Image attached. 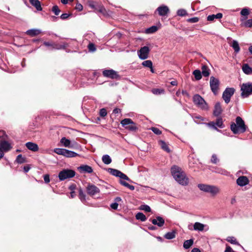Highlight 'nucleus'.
I'll return each mask as SVG.
<instances>
[{
	"label": "nucleus",
	"mask_w": 252,
	"mask_h": 252,
	"mask_svg": "<svg viewBox=\"0 0 252 252\" xmlns=\"http://www.w3.org/2000/svg\"><path fill=\"white\" fill-rule=\"evenodd\" d=\"M172 175L174 179L180 185L186 186L189 183V179L187 177L186 173L182 169L177 166H174L171 168Z\"/></svg>",
	"instance_id": "nucleus-1"
},
{
	"label": "nucleus",
	"mask_w": 252,
	"mask_h": 252,
	"mask_svg": "<svg viewBox=\"0 0 252 252\" xmlns=\"http://www.w3.org/2000/svg\"><path fill=\"white\" fill-rule=\"evenodd\" d=\"M230 129L234 134L239 132L243 133L246 130V126L243 119L238 116L236 118V124L232 123L231 124Z\"/></svg>",
	"instance_id": "nucleus-2"
},
{
	"label": "nucleus",
	"mask_w": 252,
	"mask_h": 252,
	"mask_svg": "<svg viewBox=\"0 0 252 252\" xmlns=\"http://www.w3.org/2000/svg\"><path fill=\"white\" fill-rule=\"evenodd\" d=\"M5 136L3 131H0V159L4 156V153L11 150L12 147L11 144L4 139Z\"/></svg>",
	"instance_id": "nucleus-3"
},
{
	"label": "nucleus",
	"mask_w": 252,
	"mask_h": 252,
	"mask_svg": "<svg viewBox=\"0 0 252 252\" xmlns=\"http://www.w3.org/2000/svg\"><path fill=\"white\" fill-rule=\"evenodd\" d=\"M198 187L201 190L209 193L212 196H215L220 192V188L216 186L200 184Z\"/></svg>",
	"instance_id": "nucleus-4"
},
{
	"label": "nucleus",
	"mask_w": 252,
	"mask_h": 252,
	"mask_svg": "<svg viewBox=\"0 0 252 252\" xmlns=\"http://www.w3.org/2000/svg\"><path fill=\"white\" fill-rule=\"evenodd\" d=\"M241 95L243 98H246L252 94V83H243L241 86Z\"/></svg>",
	"instance_id": "nucleus-5"
},
{
	"label": "nucleus",
	"mask_w": 252,
	"mask_h": 252,
	"mask_svg": "<svg viewBox=\"0 0 252 252\" xmlns=\"http://www.w3.org/2000/svg\"><path fill=\"white\" fill-rule=\"evenodd\" d=\"M193 102L195 105L202 110H207L208 106L205 100L200 95L196 94L193 96Z\"/></svg>",
	"instance_id": "nucleus-6"
},
{
	"label": "nucleus",
	"mask_w": 252,
	"mask_h": 252,
	"mask_svg": "<svg viewBox=\"0 0 252 252\" xmlns=\"http://www.w3.org/2000/svg\"><path fill=\"white\" fill-rule=\"evenodd\" d=\"M54 152L59 155L63 156L66 158H74L78 156V154L73 151L63 148H55Z\"/></svg>",
	"instance_id": "nucleus-7"
},
{
	"label": "nucleus",
	"mask_w": 252,
	"mask_h": 252,
	"mask_svg": "<svg viewBox=\"0 0 252 252\" xmlns=\"http://www.w3.org/2000/svg\"><path fill=\"white\" fill-rule=\"evenodd\" d=\"M75 175V172L71 169H63L59 173L58 177L61 181L72 178Z\"/></svg>",
	"instance_id": "nucleus-8"
},
{
	"label": "nucleus",
	"mask_w": 252,
	"mask_h": 252,
	"mask_svg": "<svg viewBox=\"0 0 252 252\" xmlns=\"http://www.w3.org/2000/svg\"><path fill=\"white\" fill-rule=\"evenodd\" d=\"M121 124L123 126L128 130L134 131L137 129L136 124L129 118H126L122 120Z\"/></svg>",
	"instance_id": "nucleus-9"
},
{
	"label": "nucleus",
	"mask_w": 252,
	"mask_h": 252,
	"mask_svg": "<svg viewBox=\"0 0 252 252\" xmlns=\"http://www.w3.org/2000/svg\"><path fill=\"white\" fill-rule=\"evenodd\" d=\"M235 92V89L233 88H227L222 94V98L225 102L227 104L230 102L231 96Z\"/></svg>",
	"instance_id": "nucleus-10"
},
{
	"label": "nucleus",
	"mask_w": 252,
	"mask_h": 252,
	"mask_svg": "<svg viewBox=\"0 0 252 252\" xmlns=\"http://www.w3.org/2000/svg\"><path fill=\"white\" fill-rule=\"evenodd\" d=\"M220 81L218 79L211 76L210 80V86L211 91L214 94L216 95L218 94Z\"/></svg>",
	"instance_id": "nucleus-11"
},
{
	"label": "nucleus",
	"mask_w": 252,
	"mask_h": 252,
	"mask_svg": "<svg viewBox=\"0 0 252 252\" xmlns=\"http://www.w3.org/2000/svg\"><path fill=\"white\" fill-rule=\"evenodd\" d=\"M108 171L111 175L119 177L121 179L130 181L129 178L126 175L117 169L109 168L108 169Z\"/></svg>",
	"instance_id": "nucleus-12"
},
{
	"label": "nucleus",
	"mask_w": 252,
	"mask_h": 252,
	"mask_svg": "<svg viewBox=\"0 0 252 252\" xmlns=\"http://www.w3.org/2000/svg\"><path fill=\"white\" fill-rule=\"evenodd\" d=\"M150 51V50L148 46H145L141 47L140 50L137 51L138 57L141 60H145L147 59L149 57Z\"/></svg>",
	"instance_id": "nucleus-13"
},
{
	"label": "nucleus",
	"mask_w": 252,
	"mask_h": 252,
	"mask_svg": "<svg viewBox=\"0 0 252 252\" xmlns=\"http://www.w3.org/2000/svg\"><path fill=\"white\" fill-rule=\"evenodd\" d=\"M60 142L63 146L68 148H74L78 146V144L75 141L71 142L64 137L61 138Z\"/></svg>",
	"instance_id": "nucleus-14"
},
{
	"label": "nucleus",
	"mask_w": 252,
	"mask_h": 252,
	"mask_svg": "<svg viewBox=\"0 0 252 252\" xmlns=\"http://www.w3.org/2000/svg\"><path fill=\"white\" fill-rule=\"evenodd\" d=\"M102 74L104 77L111 79H117L120 78V76L118 73L113 69L104 70L102 72Z\"/></svg>",
	"instance_id": "nucleus-15"
},
{
	"label": "nucleus",
	"mask_w": 252,
	"mask_h": 252,
	"mask_svg": "<svg viewBox=\"0 0 252 252\" xmlns=\"http://www.w3.org/2000/svg\"><path fill=\"white\" fill-rule=\"evenodd\" d=\"M88 194L93 196L99 192V189L94 185L89 184L87 188Z\"/></svg>",
	"instance_id": "nucleus-16"
},
{
	"label": "nucleus",
	"mask_w": 252,
	"mask_h": 252,
	"mask_svg": "<svg viewBox=\"0 0 252 252\" xmlns=\"http://www.w3.org/2000/svg\"><path fill=\"white\" fill-rule=\"evenodd\" d=\"M231 40V37H228L227 38V40L228 43L229 44L230 46L234 49V50L236 53H238V52H239V51L240 50V48L239 45L238 41L235 40H232V43H230L229 42V41H230Z\"/></svg>",
	"instance_id": "nucleus-17"
},
{
	"label": "nucleus",
	"mask_w": 252,
	"mask_h": 252,
	"mask_svg": "<svg viewBox=\"0 0 252 252\" xmlns=\"http://www.w3.org/2000/svg\"><path fill=\"white\" fill-rule=\"evenodd\" d=\"M68 46V44L66 42H63L61 44H58L55 42L52 43L51 48H50V50L56 49V50H61V49H64L67 47Z\"/></svg>",
	"instance_id": "nucleus-18"
},
{
	"label": "nucleus",
	"mask_w": 252,
	"mask_h": 252,
	"mask_svg": "<svg viewBox=\"0 0 252 252\" xmlns=\"http://www.w3.org/2000/svg\"><path fill=\"white\" fill-rule=\"evenodd\" d=\"M157 11H158V14L160 16H166L169 12L168 7L166 5H161L159 6Z\"/></svg>",
	"instance_id": "nucleus-19"
},
{
	"label": "nucleus",
	"mask_w": 252,
	"mask_h": 252,
	"mask_svg": "<svg viewBox=\"0 0 252 252\" xmlns=\"http://www.w3.org/2000/svg\"><path fill=\"white\" fill-rule=\"evenodd\" d=\"M152 222L154 225H157L159 227H161L164 225L165 221L162 217L158 216L156 219L152 220Z\"/></svg>",
	"instance_id": "nucleus-20"
},
{
	"label": "nucleus",
	"mask_w": 252,
	"mask_h": 252,
	"mask_svg": "<svg viewBox=\"0 0 252 252\" xmlns=\"http://www.w3.org/2000/svg\"><path fill=\"white\" fill-rule=\"evenodd\" d=\"M78 169L80 170V172L82 173H91L93 171L92 167L88 165H81L80 167H78Z\"/></svg>",
	"instance_id": "nucleus-21"
},
{
	"label": "nucleus",
	"mask_w": 252,
	"mask_h": 252,
	"mask_svg": "<svg viewBox=\"0 0 252 252\" xmlns=\"http://www.w3.org/2000/svg\"><path fill=\"white\" fill-rule=\"evenodd\" d=\"M236 182L239 186L243 187L247 185L249 183V181L246 177L241 176L237 179Z\"/></svg>",
	"instance_id": "nucleus-22"
},
{
	"label": "nucleus",
	"mask_w": 252,
	"mask_h": 252,
	"mask_svg": "<svg viewBox=\"0 0 252 252\" xmlns=\"http://www.w3.org/2000/svg\"><path fill=\"white\" fill-rule=\"evenodd\" d=\"M26 146L29 150L32 152H37L39 149L37 144L31 142L26 143Z\"/></svg>",
	"instance_id": "nucleus-23"
},
{
	"label": "nucleus",
	"mask_w": 252,
	"mask_h": 252,
	"mask_svg": "<svg viewBox=\"0 0 252 252\" xmlns=\"http://www.w3.org/2000/svg\"><path fill=\"white\" fill-rule=\"evenodd\" d=\"M222 109L221 107V105L220 102H217L216 103L215 107H214V110L213 111V114L214 116L216 117H218L220 116L221 112H222Z\"/></svg>",
	"instance_id": "nucleus-24"
},
{
	"label": "nucleus",
	"mask_w": 252,
	"mask_h": 252,
	"mask_svg": "<svg viewBox=\"0 0 252 252\" xmlns=\"http://www.w3.org/2000/svg\"><path fill=\"white\" fill-rule=\"evenodd\" d=\"M41 32V31L39 29H32L28 30L26 34L32 36H34L39 34Z\"/></svg>",
	"instance_id": "nucleus-25"
},
{
	"label": "nucleus",
	"mask_w": 252,
	"mask_h": 252,
	"mask_svg": "<svg viewBox=\"0 0 252 252\" xmlns=\"http://www.w3.org/2000/svg\"><path fill=\"white\" fill-rule=\"evenodd\" d=\"M242 69L244 73L247 75H252V68L248 63L242 65Z\"/></svg>",
	"instance_id": "nucleus-26"
},
{
	"label": "nucleus",
	"mask_w": 252,
	"mask_h": 252,
	"mask_svg": "<svg viewBox=\"0 0 252 252\" xmlns=\"http://www.w3.org/2000/svg\"><path fill=\"white\" fill-rule=\"evenodd\" d=\"M201 74L204 77H208L210 74V70L206 65H203L201 67Z\"/></svg>",
	"instance_id": "nucleus-27"
},
{
	"label": "nucleus",
	"mask_w": 252,
	"mask_h": 252,
	"mask_svg": "<svg viewBox=\"0 0 252 252\" xmlns=\"http://www.w3.org/2000/svg\"><path fill=\"white\" fill-rule=\"evenodd\" d=\"M204 226V224L200 222H196L193 225V229L196 231H202L203 230Z\"/></svg>",
	"instance_id": "nucleus-28"
},
{
	"label": "nucleus",
	"mask_w": 252,
	"mask_h": 252,
	"mask_svg": "<svg viewBox=\"0 0 252 252\" xmlns=\"http://www.w3.org/2000/svg\"><path fill=\"white\" fill-rule=\"evenodd\" d=\"M222 17V14L220 13H217L216 15L213 14L211 15H209L207 17V20L209 21H212L214 20L215 18L216 19H220Z\"/></svg>",
	"instance_id": "nucleus-29"
},
{
	"label": "nucleus",
	"mask_w": 252,
	"mask_h": 252,
	"mask_svg": "<svg viewBox=\"0 0 252 252\" xmlns=\"http://www.w3.org/2000/svg\"><path fill=\"white\" fill-rule=\"evenodd\" d=\"M32 5L34 6L37 10L41 11L42 7L41 6L40 2L38 0H34L33 1L30 2Z\"/></svg>",
	"instance_id": "nucleus-30"
},
{
	"label": "nucleus",
	"mask_w": 252,
	"mask_h": 252,
	"mask_svg": "<svg viewBox=\"0 0 252 252\" xmlns=\"http://www.w3.org/2000/svg\"><path fill=\"white\" fill-rule=\"evenodd\" d=\"M193 240L192 239L186 240L183 244V247L185 249H188L193 245Z\"/></svg>",
	"instance_id": "nucleus-31"
},
{
	"label": "nucleus",
	"mask_w": 252,
	"mask_h": 252,
	"mask_svg": "<svg viewBox=\"0 0 252 252\" xmlns=\"http://www.w3.org/2000/svg\"><path fill=\"white\" fill-rule=\"evenodd\" d=\"M160 146H161V148L166 151L167 153H169L170 152V149L169 148L167 144L163 141L160 140L159 141Z\"/></svg>",
	"instance_id": "nucleus-32"
},
{
	"label": "nucleus",
	"mask_w": 252,
	"mask_h": 252,
	"mask_svg": "<svg viewBox=\"0 0 252 252\" xmlns=\"http://www.w3.org/2000/svg\"><path fill=\"white\" fill-rule=\"evenodd\" d=\"M102 160L103 162L106 164H109L112 162V159L108 155L103 156Z\"/></svg>",
	"instance_id": "nucleus-33"
},
{
	"label": "nucleus",
	"mask_w": 252,
	"mask_h": 252,
	"mask_svg": "<svg viewBox=\"0 0 252 252\" xmlns=\"http://www.w3.org/2000/svg\"><path fill=\"white\" fill-rule=\"evenodd\" d=\"M192 74L194 76V77L196 80H199L202 78V74L200 70L198 69H196L194 70L192 72Z\"/></svg>",
	"instance_id": "nucleus-34"
},
{
	"label": "nucleus",
	"mask_w": 252,
	"mask_h": 252,
	"mask_svg": "<svg viewBox=\"0 0 252 252\" xmlns=\"http://www.w3.org/2000/svg\"><path fill=\"white\" fill-rule=\"evenodd\" d=\"M135 218L138 220H140L142 221H145L147 220V218L145 215L142 213L139 212L136 216Z\"/></svg>",
	"instance_id": "nucleus-35"
},
{
	"label": "nucleus",
	"mask_w": 252,
	"mask_h": 252,
	"mask_svg": "<svg viewBox=\"0 0 252 252\" xmlns=\"http://www.w3.org/2000/svg\"><path fill=\"white\" fill-rule=\"evenodd\" d=\"M175 237V232L174 231L168 232L164 235V238L166 239L170 240Z\"/></svg>",
	"instance_id": "nucleus-36"
},
{
	"label": "nucleus",
	"mask_w": 252,
	"mask_h": 252,
	"mask_svg": "<svg viewBox=\"0 0 252 252\" xmlns=\"http://www.w3.org/2000/svg\"><path fill=\"white\" fill-rule=\"evenodd\" d=\"M16 162L18 163L21 164L26 162V158L23 157L22 155H19L16 159Z\"/></svg>",
	"instance_id": "nucleus-37"
},
{
	"label": "nucleus",
	"mask_w": 252,
	"mask_h": 252,
	"mask_svg": "<svg viewBox=\"0 0 252 252\" xmlns=\"http://www.w3.org/2000/svg\"><path fill=\"white\" fill-rule=\"evenodd\" d=\"M215 123L216 126L219 127V128H222L224 127L222 119L221 118H218L217 119L216 122Z\"/></svg>",
	"instance_id": "nucleus-38"
},
{
	"label": "nucleus",
	"mask_w": 252,
	"mask_h": 252,
	"mask_svg": "<svg viewBox=\"0 0 252 252\" xmlns=\"http://www.w3.org/2000/svg\"><path fill=\"white\" fill-rule=\"evenodd\" d=\"M226 240L231 244L240 245L239 243L237 241L236 239L234 237H228L226 239Z\"/></svg>",
	"instance_id": "nucleus-39"
},
{
	"label": "nucleus",
	"mask_w": 252,
	"mask_h": 252,
	"mask_svg": "<svg viewBox=\"0 0 252 252\" xmlns=\"http://www.w3.org/2000/svg\"><path fill=\"white\" fill-rule=\"evenodd\" d=\"M193 120L196 123L200 124L202 121L204 120V119L202 117L197 115L193 117Z\"/></svg>",
	"instance_id": "nucleus-40"
},
{
	"label": "nucleus",
	"mask_w": 252,
	"mask_h": 252,
	"mask_svg": "<svg viewBox=\"0 0 252 252\" xmlns=\"http://www.w3.org/2000/svg\"><path fill=\"white\" fill-rule=\"evenodd\" d=\"M152 93L156 95L161 94L164 93V91L163 89H154L152 91Z\"/></svg>",
	"instance_id": "nucleus-41"
},
{
	"label": "nucleus",
	"mask_w": 252,
	"mask_h": 252,
	"mask_svg": "<svg viewBox=\"0 0 252 252\" xmlns=\"http://www.w3.org/2000/svg\"><path fill=\"white\" fill-rule=\"evenodd\" d=\"M142 64L145 67L151 68V67H152V65H153V63H152V61L150 60H146V61H144L142 63Z\"/></svg>",
	"instance_id": "nucleus-42"
},
{
	"label": "nucleus",
	"mask_w": 252,
	"mask_h": 252,
	"mask_svg": "<svg viewBox=\"0 0 252 252\" xmlns=\"http://www.w3.org/2000/svg\"><path fill=\"white\" fill-rule=\"evenodd\" d=\"M158 30L157 26H153L146 30V32L148 33H152L156 32Z\"/></svg>",
	"instance_id": "nucleus-43"
},
{
	"label": "nucleus",
	"mask_w": 252,
	"mask_h": 252,
	"mask_svg": "<svg viewBox=\"0 0 252 252\" xmlns=\"http://www.w3.org/2000/svg\"><path fill=\"white\" fill-rule=\"evenodd\" d=\"M205 124L206 126H209V127H210L211 128H213V129L217 130L218 131H220V130L218 129V128L216 126L215 123L214 122H209V123H205Z\"/></svg>",
	"instance_id": "nucleus-44"
},
{
	"label": "nucleus",
	"mask_w": 252,
	"mask_h": 252,
	"mask_svg": "<svg viewBox=\"0 0 252 252\" xmlns=\"http://www.w3.org/2000/svg\"><path fill=\"white\" fill-rule=\"evenodd\" d=\"M140 209L146 212H150L151 211V208L147 205H142L140 207Z\"/></svg>",
	"instance_id": "nucleus-45"
},
{
	"label": "nucleus",
	"mask_w": 252,
	"mask_h": 252,
	"mask_svg": "<svg viewBox=\"0 0 252 252\" xmlns=\"http://www.w3.org/2000/svg\"><path fill=\"white\" fill-rule=\"evenodd\" d=\"M177 14L178 16H184L187 15V12L186 10L184 9H180L178 10Z\"/></svg>",
	"instance_id": "nucleus-46"
},
{
	"label": "nucleus",
	"mask_w": 252,
	"mask_h": 252,
	"mask_svg": "<svg viewBox=\"0 0 252 252\" xmlns=\"http://www.w3.org/2000/svg\"><path fill=\"white\" fill-rule=\"evenodd\" d=\"M79 198L81 200L82 202H84L86 199V195L84 193L83 190L82 189H80L79 192Z\"/></svg>",
	"instance_id": "nucleus-47"
},
{
	"label": "nucleus",
	"mask_w": 252,
	"mask_h": 252,
	"mask_svg": "<svg viewBox=\"0 0 252 252\" xmlns=\"http://www.w3.org/2000/svg\"><path fill=\"white\" fill-rule=\"evenodd\" d=\"M52 11L56 15H58L60 12V10L57 5H54L52 8Z\"/></svg>",
	"instance_id": "nucleus-48"
},
{
	"label": "nucleus",
	"mask_w": 252,
	"mask_h": 252,
	"mask_svg": "<svg viewBox=\"0 0 252 252\" xmlns=\"http://www.w3.org/2000/svg\"><path fill=\"white\" fill-rule=\"evenodd\" d=\"M88 48L89 51L91 52H94L96 50L95 46L93 43H90L88 46Z\"/></svg>",
	"instance_id": "nucleus-49"
},
{
	"label": "nucleus",
	"mask_w": 252,
	"mask_h": 252,
	"mask_svg": "<svg viewBox=\"0 0 252 252\" xmlns=\"http://www.w3.org/2000/svg\"><path fill=\"white\" fill-rule=\"evenodd\" d=\"M250 14L249 9L247 8H243L241 11V14L242 16H248Z\"/></svg>",
	"instance_id": "nucleus-50"
},
{
	"label": "nucleus",
	"mask_w": 252,
	"mask_h": 252,
	"mask_svg": "<svg viewBox=\"0 0 252 252\" xmlns=\"http://www.w3.org/2000/svg\"><path fill=\"white\" fill-rule=\"evenodd\" d=\"M151 129L152 130V131L157 135H159L161 133V131L158 128L152 127H151Z\"/></svg>",
	"instance_id": "nucleus-51"
},
{
	"label": "nucleus",
	"mask_w": 252,
	"mask_h": 252,
	"mask_svg": "<svg viewBox=\"0 0 252 252\" xmlns=\"http://www.w3.org/2000/svg\"><path fill=\"white\" fill-rule=\"evenodd\" d=\"M107 114L106 110L105 108H102L100 110L99 115L101 117H104Z\"/></svg>",
	"instance_id": "nucleus-52"
},
{
	"label": "nucleus",
	"mask_w": 252,
	"mask_h": 252,
	"mask_svg": "<svg viewBox=\"0 0 252 252\" xmlns=\"http://www.w3.org/2000/svg\"><path fill=\"white\" fill-rule=\"evenodd\" d=\"M244 26L246 27H252V19L248 20L244 23Z\"/></svg>",
	"instance_id": "nucleus-53"
},
{
	"label": "nucleus",
	"mask_w": 252,
	"mask_h": 252,
	"mask_svg": "<svg viewBox=\"0 0 252 252\" xmlns=\"http://www.w3.org/2000/svg\"><path fill=\"white\" fill-rule=\"evenodd\" d=\"M199 18L198 17H193L189 18L188 20V21L190 23H194L198 22Z\"/></svg>",
	"instance_id": "nucleus-54"
},
{
	"label": "nucleus",
	"mask_w": 252,
	"mask_h": 252,
	"mask_svg": "<svg viewBox=\"0 0 252 252\" xmlns=\"http://www.w3.org/2000/svg\"><path fill=\"white\" fill-rule=\"evenodd\" d=\"M218 161V158L215 155H213L212 156L211 161L212 163H216Z\"/></svg>",
	"instance_id": "nucleus-55"
},
{
	"label": "nucleus",
	"mask_w": 252,
	"mask_h": 252,
	"mask_svg": "<svg viewBox=\"0 0 252 252\" xmlns=\"http://www.w3.org/2000/svg\"><path fill=\"white\" fill-rule=\"evenodd\" d=\"M69 16L70 14H68L67 13H63L61 15L60 18L63 20H65L67 19Z\"/></svg>",
	"instance_id": "nucleus-56"
},
{
	"label": "nucleus",
	"mask_w": 252,
	"mask_h": 252,
	"mask_svg": "<svg viewBox=\"0 0 252 252\" xmlns=\"http://www.w3.org/2000/svg\"><path fill=\"white\" fill-rule=\"evenodd\" d=\"M75 9L80 11L83 9V6L80 3H77L75 6Z\"/></svg>",
	"instance_id": "nucleus-57"
},
{
	"label": "nucleus",
	"mask_w": 252,
	"mask_h": 252,
	"mask_svg": "<svg viewBox=\"0 0 252 252\" xmlns=\"http://www.w3.org/2000/svg\"><path fill=\"white\" fill-rule=\"evenodd\" d=\"M44 180L45 183H48L50 182V177L48 174L44 176Z\"/></svg>",
	"instance_id": "nucleus-58"
},
{
	"label": "nucleus",
	"mask_w": 252,
	"mask_h": 252,
	"mask_svg": "<svg viewBox=\"0 0 252 252\" xmlns=\"http://www.w3.org/2000/svg\"><path fill=\"white\" fill-rule=\"evenodd\" d=\"M111 208L114 210H116L118 208V204L117 202L113 203L110 205Z\"/></svg>",
	"instance_id": "nucleus-59"
},
{
	"label": "nucleus",
	"mask_w": 252,
	"mask_h": 252,
	"mask_svg": "<svg viewBox=\"0 0 252 252\" xmlns=\"http://www.w3.org/2000/svg\"><path fill=\"white\" fill-rule=\"evenodd\" d=\"M224 252H234V251L229 246L227 245Z\"/></svg>",
	"instance_id": "nucleus-60"
},
{
	"label": "nucleus",
	"mask_w": 252,
	"mask_h": 252,
	"mask_svg": "<svg viewBox=\"0 0 252 252\" xmlns=\"http://www.w3.org/2000/svg\"><path fill=\"white\" fill-rule=\"evenodd\" d=\"M52 42H47V41H44L43 42V44L47 46V47H50V48H51V46H52Z\"/></svg>",
	"instance_id": "nucleus-61"
},
{
	"label": "nucleus",
	"mask_w": 252,
	"mask_h": 252,
	"mask_svg": "<svg viewBox=\"0 0 252 252\" xmlns=\"http://www.w3.org/2000/svg\"><path fill=\"white\" fill-rule=\"evenodd\" d=\"M120 183L122 185H123V186H125V187H127V185H128V183H126V181H123V180H122V179H121V180H120Z\"/></svg>",
	"instance_id": "nucleus-62"
},
{
	"label": "nucleus",
	"mask_w": 252,
	"mask_h": 252,
	"mask_svg": "<svg viewBox=\"0 0 252 252\" xmlns=\"http://www.w3.org/2000/svg\"><path fill=\"white\" fill-rule=\"evenodd\" d=\"M30 169V167L29 165L25 166L23 168V170L25 173L28 172Z\"/></svg>",
	"instance_id": "nucleus-63"
},
{
	"label": "nucleus",
	"mask_w": 252,
	"mask_h": 252,
	"mask_svg": "<svg viewBox=\"0 0 252 252\" xmlns=\"http://www.w3.org/2000/svg\"><path fill=\"white\" fill-rule=\"evenodd\" d=\"M121 112V110L119 108H115L113 110V113L114 114H118Z\"/></svg>",
	"instance_id": "nucleus-64"
}]
</instances>
